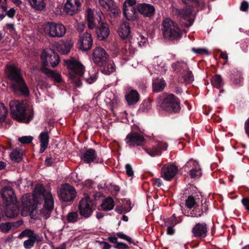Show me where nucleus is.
<instances>
[{
    "instance_id": "nucleus-1",
    "label": "nucleus",
    "mask_w": 249,
    "mask_h": 249,
    "mask_svg": "<svg viewBox=\"0 0 249 249\" xmlns=\"http://www.w3.org/2000/svg\"><path fill=\"white\" fill-rule=\"evenodd\" d=\"M5 73L10 81L9 87L12 92L18 97H28L30 90L21 69L14 64L8 65L6 66Z\"/></svg>"
},
{
    "instance_id": "nucleus-2",
    "label": "nucleus",
    "mask_w": 249,
    "mask_h": 249,
    "mask_svg": "<svg viewBox=\"0 0 249 249\" xmlns=\"http://www.w3.org/2000/svg\"><path fill=\"white\" fill-rule=\"evenodd\" d=\"M185 7L183 9L174 8L173 13L178 17L186 21L185 26L189 27L192 26L194 21L192 18L193 13L195 8L202 9L205 7L203 0H181Z\"/></svg>"
},
{
    "instance_id": "nucleus-3",
    "label": "nucleus",
    "mask_w": 249,
    "mask_h": 249,
    "mask_svg": "<svg viewBox=\"0 0 249 249\" xmlns=\"http://www.w3.org/2000/svg\"><path fill=\"white\" fill-rule=\"evenodd\" d=\"M1 196L3 203L6 207L5 210L6 216L10 218L17 217L18 215L19 209L14 190L9 186L4 187L1 191Z\"/></svg>"
},
{
    "instance_id": "nucleus-4",
    "label": "nucleus",
    "mask_w": 249,
    "mask_h": 249,
    "mask_svg": "<svg viewBox=\"0 0 249 249\" xmlns=\"http://www.w3.org/2000/svg\"><path fill=\"white\" fill-rule=\"evenodd\" d=\"M157 105L169 114L179 113L181 110L180 99L172 93L159 95L156 100Z\"/></svg>"
},
{
    "instance_id": "nucleus-5",
    "label": "nucleus",
    "mask_w": 249,
    "mask_h": 249,
    "mask_svg": "<svg viewBox=\"0 0 249 249\" xmlns=\"http://www.w3.org/2000/svg\"><path fill=\"white\" fill-rule=\"evenodd\" d=\"M9 106L13 118L18 122L28 123L33 119V111L26 112V107L23 101H11Z\"/></svg>"
},
{
    "instance_id": "nucleus-6",
    "label": "nucleus",
    "mask_w": 249,
    "mask_h": 249,
    "mask_svg": "<svg viewBox=\"0 0 249 249\" xmlns=\"http://www.w3.org/2000/svg\"><path fill=\"white\" fill-rule=\"evenodd\" d=\"M64 63L68 69L71 70L70 78L71 81L76 87H80L82 85L81 78L85 71L84 66L73 57L64 59Z\"/></svg>"
},
{
    "instance_id": "nucleus-7",
    "label": "nucleus",
    "mask_w": 249,
    "mask_h": 249,
    "mask_svg": "<svg viewBox=\"0 0 249 249\" xmlns=\"http://www.w3.org/2000/svg\"><path fill=\"white\" fill-rule=\"evenodd\" d=\"M161 26L165 39L175 43L181 39L182 33L177 23L169 18H166L163 20Z\"/></svg>"
},
{
    "instance_id": "nucleus-8",
    "label": "nucleus",
    "mask_w": 249,
    "mask_h": 249,
    "mask_svg": "<svg viewBox=\"0 0 249 249\" xmlns=\"http://www.w3.org/2000/svg\"><path fill=\"white\" fill-rule=\"evenodd\" d=\"M43 31L49 37L60 38L65 35L66 28L62 23L49 21L43 25Z\"/></svg>"
},
{
    "instance_id": "nucleus-9",
    "label": "nucleus",
    "mask_w": 249,
    "mask_h": 249,
    "mask_svg": "<svg viewBox=\"0 0 249 249\" xmlns=\"http://www.w3.org/2000/svg\"><path fill=\"white\" fill-rule=\"evenodd\" d=\"M40 67L53 68L56 67L59 63L60 58L57 53L53 50L50 49L47 52H44L41 55Z\"/></svg>"
},
{
    "instance_id": "nucleus-10",
    "label": "nucleus",
    "mask_w": 249,
    "mask_h": 249,
    "mask_svg": "<svg viewBox=\"0 0 249 249\" xmlns=\"http://www.w3.org/2000/svg\"><path fill=\"white\" fill-rule=\"evenodd\" d=\"M77 195L75 188L69 184L62 185L58 191V196L60 200L68 202L73 201Z\"/></svg>"
},
{
    "instance_id": "nucleus-11",
    "label": "nucleus",
    "mask_w": 249,
    "mask_h": 249,
    "mask_svg": "<svg viewBox=\"0 0 249 249\" xmlns=\"http://www.w3.org/2000/svg\"><path fill=\"white\" fill-rule=\"evenodd\" d=\"M78 211L81 218H88L93 212V201L89 196L82 198L78 204Z\"/></svg>"
},
{
    "instance_id": "nucleus-12",
    "label": "nucleus",
    "mask_w": 249,
    "mask_h": 249,
    "mask_svg": "<svg viewBox=\"0 0 249 249\" xmlns=\"http://www.w3.org/2000/svg\"><path fill=\"white\" fill-rule=\"evenodd\" d=\"M98 18L97 20L98 22V25H95V33L97 35V38L99 40H104L106 39L109 35L110 30L108 25L105 22L102 21V17L103 14L102 12H98Z\"/></svg>"
},
{
    "instance_id": "nucleus-13",
    "label": "nucleus",
    "mask_w": 249,
    "mask_h": 249,
    "mask_svg": "<svg viewBox=\"0 0 249 249\" xmlns=\"http://www.w3.org/2000/svg\"><path fill=\"white\" fill-rule=\"evenodd\" d=\"M124 140L126 143L130 147L137 146H143L147 142L142 133L133 131L127 135Z\"/></svg>"
},
{
    "instance_id": "nucleus-14",
    "label": "nucleus",
    "mask_w": 249,
    "mask_h": 249,
    "mask_svg": "<svg viewBox=\"0 0 249 249\" xmlns=\"http://www.w3.org/2000/svg\"><path fill=\"white\" fill-rule=\"evenodd\" d=\"M209 231L208 226L205 222L196 223L192 228V236L202 240L208 236Z\"/></svg>"
},
{
    "instance_id": "nucleus-15",
    "label": "nucleus",
    "mask_w": 249,
    "mask_h": 249,
    "mask_svg": "<svg viewBox=\"0 0 249 249\" xmlns=\"http://www.w3.org/2000/svg\"><path fill=\"white\" fill-rule=\"evenodd\" d=\"M80 157L81 160L85 163H103L104 162V160L98 157L97 152L92 148L86 149L81 153Z\"/></svg>"
},
{
    "instance_id": "nucleus-16",
    "label": "nucleus",
    "mask_w": 249,
    "mask_h": 249,
    "mask_svg": "<svg viewBox=\"0 0 249 249\" xmlns=\"http://www.w3.org/2000/svg\"><path fill=\"white\" fill-rule=\"evenodd\" d=\"M137 11L144 18H152L156 14L154 5L147 3H139L136 5Z\"/></svg>"
},
{
    "instance_id": "nucleus-17",
    "label": "nucleus",
    "mask_w": 249,
    "mask_h": 249,
    "mask_svg": "<svg viewBox=\"0 0 249 249\" xmlns=\"http://www.w3.org/2000/svg\"><path fill=\"white\" fill-rule=\"evenodd\" d=\"M92 56L93 61L97 65H103L106 63V60L109 58L106 51L100 47H96L94 49Z\"/></svg>"
},
{
    "instance_id": "nucleus-18",
    "label": "nucleus",
    "mask_w": 249,
    "mask_h": 249,
    "mask_svg": "<svg viewBox=\"0 0 249 249\" xmlns=\"http://www.w3.org/2000/svg\"><path fill=\"white\" fill-rule=\"evenodd\" d=\"M21 202L23 208L28 212L33 213L37 208L38 202L34 196L26 194L22 197Z\"/></svg>"
},
{
    "instance_id": "nucleus-19",
    "label": "nucleus",
    "mask_w": 249,
    "mask_h": 249,
    "mask_svg": "<svg viewBox=\"0 0 249 249\" xmlns=\"http://www.w3.org/2000/svg\"><path fill=\"white\" fill-rule=\"evenodd\" d=\"M178 167L173 164H165L161 169V174L164 178L171 180L177 174Z\"/></svg>"
},
{
    "instance_id": "nucleus-20",
    "label": "nucleus",
    "mask_w": 249,
    "mask_h": 249,
    "mask_svg": "<svg viewBox=\"0 0 249 249\" xmlns=\"http://www.w3.org/2000/svg\"><path fill=\"white\" fill-rule=\"evenodd\" d=\"M82 0H67L64 7V12L69 15L75 14L81 7Z\"/></svg>"
},
{
    "instance_id": "nucleus-21",
    "label": "nucleus",
    "mask_w": 249,
    "mask_h": 249,
    "mask_svg": "<svg viewBox=\"0 0 249 249\" xmlns=\"http://www.w3.org/2000/svg\"><path fill=\"white\" fill-rule=\"evenodd\" d=\"M40 71L45 74L48 78L55 83L61 84L63 82V79L61 74L54 70L50 69L49 68L40 67Z\"/></svg>"
},
{
    "instance_id": "nucleus-22",
    "label": "nucleus",
    "mask_w": 249,
    "mask_h": 249,
    "mask_svg": "<svg viewBox=\"0 0 249 249\" xmlns=\"http://www.w3.org/2000/svg\"><path fill=\"white\" fill-rule=\"evenodd\" d=\"M138 13L136 9V5L134 7L125 5L123 8V15L129 21H137L139 19Z\"/></svg>"
},
{
    "instance_id": "nucleus-23",
    "label": "nucleus",
    "mask_w": 249,
    "mask_h": 249,
    "mask_svg": "<svg viewBox=\"0 0 249 249\" xmlns=\"http://www.w3.org/2000/svg\"><path fill=\"white\" fill-rule=\"evenodd\" d=\"M80 49L83 51H87L91 49L93 40L91 35L88 32L84 33L79 40Z\"/></svg>"
},
{
    "instance_id": "nucleus-24",
    "label": "nucleus",
    "mask_w": 249,
    "mask_h": 249,
    "mask_svg": "<svg viewBox=\"0 0 249 249\" xmlns=\"http://www.w3.org/2000/svg\"><path fill=\"white\" fill-rule=\"evenodd\" d=\"M73 46V42L71 38L62 40L57 46V51L61 54H68Z\"/></svg>"
},
{
    "instance_id": "nucleus-25",
    "label": "nucleus",
    "mask_w": 249,
    "mask_h": 249,
    "mask_svg": "<svg viewBox=\"0 0 249 249\" xmlns=\"http://www.w3.org/2000/svg\"><path fill=\"white\" fill-rule=\"evenodd\" d=\"M44 197V208L46 210L47 213L45 214L46 217H50L51 212L53 209L54 201L53 196L51 193H48Z\"/></svg>"
},
{
    "instance_id": "nucleus-26",
    "label": "nucleus",
    "mask_w": 249,
    "mask_h": 249,
    "mask_svg": "<svg viewBox=\"0 0 249 249\" xmlns=\"http://www.w3.org/2000/svg\"><path fill=\"white\" fill-rule=\"evenodd\" d=\"M98 66L100 67L102 72L104 74L109 75L115 71V65L113 61L109 58L106 60V63L103 65Z\"/></svg>"
},
{
    "instance_id": "nucleus-27",
    "label": "nucleus",
    "mask_w": 249,
    "mask_h": 249,
    "mask_svg": "<svg viewBox=\"0 0 249 249\" xmlns=\"http://www.w3.org/2000/svg\"><path fill=\"white\" fill-rule=\"evenodd\" d=\"M125 97L129 106L135 105L140 100V95L135 89H131L125 95Z\"/></svg>"
},
{
    "instance_id": "nucleus-28",
    "label": "nucleus",
    "mask_w": 249,
    "mask_h": 249,
    "mask_svg": "<svg viewBox=\"0 0 249 249\" xmlns=\"http://www.w3.org/2000/svg\"><path fill=\"white\" fill-rule=\"evenodd\" d=\"M166 83L163 78H157L152 80V90L153 92L158 93L163 90Z\"/></svg>"
},
{
    "instance_id": "nucleus-29",
    "label": "nucleus",
    "mask_w": 249,
    "mask_h": 249,
    "mask_svg": "<svg viewBox=\"0 0 249 249\" xmlns=\"http://www.w3.org/2000/svg\"><path fill=\"white\" fill-rule=\"evenodd\" d=\"M130 33V24L127 21H124L119 29V35L123 39H126Z\"/></svg>"
},
{
    "instance_id": "nucleus-30",
    "label": "nucleus",
    "mask_w": 249,
    "mask_h": 249,
    "mask_svg": "<svg viewBox=\"0 0 249 249\" xmlns=\"http://www.w3.org/2000/svg\"><path fill=\"white\" fill-rule=\"evenodd\" d=\"M172 68L174 71L183 74L188 69L187 64L182 61H178L172 64Z\"/></svg>"
},
{
    "instance_id": "nucleus-31",
    "label": "nucleus",
    "mask_w": 249,
    "mask_h": 249,
    "mask_svg": "<svg viewBox=\"0 0 249 249\" xmlns=\"http://www.w3.org/2000/svg\"><path fill=\"white\" fill-rule=\"evenodd\" d=\"M86 18L88 23V27L89 29H93L95 27V19L94 13L92 10L89 8L86 13Z\"/></svg>"
},
{
    "instance_id": "nucleus-32",
    "label": "nucleus",
    "mask_w": 249,
    "mask_h": 249,
    "mask_svg": "<svg viewBox=\"0 0 249 249\" xmlns=\"http://www.w3.org/2000/svg\"><path fill=\"white\" fill-rule=\"evenodd\" d=\"M115 204L113 198L111 197L106 198L101 204L102 210L108 211L113 209Z\"/></svg>"
},
{
    "instance_id": "nucleus-33",
    "label": "nucleus",
    "mask_w": 249,
    "mask_h": 249,
    "mask_svg": "<svg viewBox=\"0 0 249 249\" xmlns=\"http://www.w3.org/2000/svg\"><path fill=\"white\" fill-rule=\"evenodd\" d=\"M7 114V109L2 103H0V123L5 122L6 124H11V121L6 119Z\"/></svg>"
},
{
    "instance_id": "nucleus-34",
    "label": "nucleus",
    "mask_w": 249,
    "mask_h": 249,
    "mask_svg": "<svg viewBox=\"0 0 249 249\" xmlns=\"http://www.w3.org/2000/svg\"><path fill=\"white\" fill-rule=\"evenodd\" d=\"M152 102L153 100L150 97L143 100L140 106L139 111L142 112H148L152 108Z\"/></svg>"
},
{
    "instance_id": "nucleus-35",
    "label": "nucleus",
    "mask_w": 249,
    "mask_h": 249,
    "mask_svg": "<svg viewBox=\"0 0 249 249\" xmlns=\"http://www.w3.org/2000/svg\"><path fill=\"white\" fill-rule=\"evenodd\" d=\"M211 83L214 87L218 89H220L224 84L222 78L219 74L214 75L212 78Z\"/></svg>"
},
{
    "instance_id": "nucleus-36",
    "label": "nucleus",
    "mask_w": 249,
    "mask_h": 249,
    "mask_svg": "<svg viewBox=\"0 0 249 249\" xmlns=\"http://www.w3.org/2000/svg\"><path fill=\"white\" fill-rule=\"evenodd\" d=\"M36 237H38L37 234L35 233L34 231L31 229H26L19 234L18 238L22 239L24 237H28L29 238H34L36 239Z\"/></svg>"
},
{
    "instance_id": "nucleus-37",
    "label": "nucleus",
    "mask_w": 249,
    "mask_h": 249,
    "mask_svg": "<svg viewBox=\"0 0 249 249\" xmlns=\"http://www.w3.org/2000/svg\"><path fill=\"white\" fill-rule=\"evenodd\" d=\"M18 223L5 222L0 224V230L4 233L8 232L12 227H17L19 226Z\"/></svg>"
},
{
    "instance_id": "nucleus-38",
    "label": "nucleus",
    "mask_w": 249,
    "mask_h": 249,
    "mask_svg": "<svg viewBox=\"0 0 249 249\" xmlns=\"http://www.w3.org/2000/svg\"><path fill=\"white\" fill-rule=\"evenodd\" d=\"M106 9L110 12V16L111 18H116L121 13L120 9L117 6L115 2L111 4L109 7H107Z\"/></svg>"
},
{
    "instance_id": "nucleus-39",
    "label": "nucleus",
    "mask_w": 249,
    "mask_h": 249,
    "mask_svg": "<svg viewBox=\"0 0 249 249\" xmlns=\"http://www.w3.org/2000/svg\"><path fill=\"white\" fill-rule=\"evenodd\" d=\"M10 158L13 161L19 162L22 160V152L19 150L14 149L10 154Z\"/></svg>"
},
{
    "instance_id": "nucleus-40",
    "label": "nucleus",
    "mask_w": 249,
    "mask_h": 249,
    "mask_svg": "<svg viewBox=\"0 0 249 249\" xmlns=\"http://www.w3.org/2000/svg\"><path fill=\"white\" fill-rule=\"evenodd\" d=\"M40 144L48 146L50 136L47 131L42 132L39 136Z\"/></svg>"
},
{
    "instance_id": "nucleus-41",
    "label": "nucleus",
    "mask_w": 249,
    "mask_h": 249,
    "mask_svg": "<svg viewBox=\"0 0 249 249\" xmlns=\"http://www.w3.org/2000/svg\"><path fill=\"white\" fill-rule=\"evenodd\" d=\"M80 219L77 211L69 213L67 215V220L70 223H76Z\"/></svg>"
},
{
    "instance_id": "nucleus-42",
    "label": "nucleus",
    "mask_w": 249,
    "mask_h": 249,
    "mask_svg": "<svg viewBox=\"0 0 249 249\" xmlns=\"http://www.w3.org/2000/svg\"><path fill=\"white\" fill-rule=\"evenodd\" d=\"M196 206H197V203L195 197L193 196H188L185 201V206L187 208L191 209Z\"/></svg>"
},
{
    "instance_id": "nucleus-43",
    "label": "nucleus",
    "mask_w": 249,
    "mask_h": 249,
    "mask_svg": "<svg viewBox=\"0 0 249 249\" xmlns=\"http://www.w3.org/2000/svg\"><path fill=\"white\" fill-rule=\"evenodd\" d=\"M185 72H186L182 75V77L185 82L191 83L194 80L192 71L189 70L188 69Z\"/></svg>"
},
{
    "instance_id": "nucleus-44",
    "label": "nucleus",
    "mask_w": 249,
    "mask_h": 249,
    "mask_svg": "<svg viewBox=\"0 0 249 249\" xmlns=\"http://www.w3.org/2000/svg\"><path fill=\"white\" fill-rule=\"evenodd\" d=\"M38 237H36V239L34 238H29L25 240L23 243V246L26 249H30L34 247L35 243L37 240Z\"/></svg>"
},
{
    "instance_id": "nucleus-45",
    "label": "nucleus",
    "mask_w": 249,
    "mask_h": 249,
    "mask_svg": "<svg viewBox=\"0 0 249 249\" xmlns=\"http://www.w3.org/2000/svg\"><path fill=\"white\" fill-rule=\"evenodd\" d=\"M145 150L147 153L152 157L161 155V150L157 147H154L151 149H145Z\"/></svg>"
},
{
    "instance_id": "nucleus-46",
    "label": "nucleus",
    "mask_w": 249,
    "mask_h": 249,
    "mask_svg": "<svg viewBox=\"0 0 249 249\" xmlns=\"http://www.w3.org/2000/svg\"><path fill=\"white\" fill-rule=\"evenodd\" d=\"M198 205L194 207V209L191 211V214L192 216L195 217H201L203 213V209H200L198 207Z\"/></svg>"
},
{
    "instance_id": "nucleus-47",
    "label": "nucleus",
    "mask_w": 249,
    "mask_h": 249,
    "mask_svg": "<svg viewBox=\"0 0 249 249\" xmlns=\"http://www.w3.org/2000/svg\"><path fill=\"white\" fill-rule=\"evenodd\" d=\"M177 218L175 214H174L171 217L165 219V224L166 226H175L177 224Z\"/></svg>"
},
{
    "instance_id": "nucleus-48",
    "label": "nucleus",
    "mask_w": 249,
    "mask_h": 249,
    "mask_svg": "<svg viewBox=\"0 0 249 249\" xmlns=\"http://www.w3.org/2000/svg\"><path fill=\"white\" fill-rule=\"evenodd\" d=\"M232 79L235 85H241L243 82V77L241 72H237L236 74L232 76Z\"/></svg>"
},
{
    "instance_id": "nucleus-49",
    "label": "nucleus",
    "mask_w": 249,
    "mask_h": 249,
    "mask_svg": "<svg viewBox=\"0 0 249 249\" xmlns=\"http://www.w3.org/2000/svg\"><path fill=\"white\" fill-rule=\"evenodd\" d=\"M33 139L31 136H25L19 137L18 141L22 144H29L32 142Z\"/></svg>"
},
{
    "instance_id": "nucleus-50",
    "label": "nucleus",
    "mask_w": 249,
    "mask_h": 249,
    "mask_svg": "<svg viewBox=\"0 0 249 249\" xmlns=\"http://www.w3.org/2000/svg\"><path fill=\"white\" fill-rule=\"evenodd\" d=\"M116 235L120 238L126 240L129 243L135 245L131 237L124 234L123 232H119L116 233Z\"/></svg>"
},
{
    "instance_id": "nucleus-51",
    "label": "nucleus",
    "mask_w": 249,
    "mask_h": 249,
    "mask_svg": "<svg viewBox=\"0 0 249 249\" xmlns=\"http://www.w3.org/2000/svg\"><path fill=\"white\" fill-rule=\"evenodd\" d=\"M101 6L105 9L109 7L110 5L114 3V0H98Z\"/></svg>"
},
{
    "instance_id": "nucleus-52",
    "label": "nucleus",
    "mask_w": 249,
    "mask_h": 249,
    "mask_svg": "<svg viewBox=\"0 0 249 249\" xmlns=\"http://www.w3.org/2000/svg\"><path fill=\"white\" fill-rule=\"evenodd\" d=\"M192 51L195 53H197V54H208V53H209L208 50L204 48H193L192 49Z\"/></svg>"
},
{
    "instance_id": "nucleus-53",
    "label": "nucleus",
    "mask_w": 249,
    "mask_h": 249,
    "mask_svg": "<svg viewBox=\"0 0 249 249\" xmlns=\"http://www.w3.org/2000/svg\"><path fill=\"white\" fill-rule=\"evenodd\" d=\"M93 183V181L90 179H88L85 180L83 182V188L85 189V190H89L92 188V185Z\"/></svg>"
},
{
    "instance_id": "nucleus-54",
    "label": "nucleus",
    "mask_w": 249,
    "mask_h": 249,
    "mask_svg": "<svg viewBox=\"0 0 249 249\" xmlns=\"http://www.w3.org/2000/svg\"><path fill=\"white\" fill-rule=\"evenodd\" d=\"M35 189L40 195H42L43 197H44L46 195V194L48 193L47 192L42 185H37Z\"/></svg>"
},
{
    "instance_id": "nucleus-55",
    "label": "nucleus",
    "mask_w": 249,
    "mask_h": 249,
    "mask_svg": "<svg viewBox=\"0 0 249 249\" xmlns=\"http://www.w3.org/2000/svg\"><path fill=\"white\" fill-rule=\"evenodd\" d=\"M126 175L130 177L134 175V171L132 169V166L130 164H126L125 166Z\"/></svg>"
},
{
    "instance_id": "nucleus-56",
    "label": "nucleus",
    "mask_w": 249,
    "mask_h": 249,
    "mask_svg": "<svg viewBox=\"0 0 249 249\" xmlns=\"http://www.w3.org/2000/svg\"><path fill=\"white\" fill-rule=\"evenodd\" d=\"M113 248L117 249H128L129 247L125 243L123 242H118L113 245Z\"/></svg>"
},
{
    "instance_id": "nucleus-57",
    "label": "nucleus",
    "mask_w": 249,
    "mask_h": 249,
    "mask_svg": "<svg viewBox=\"0 0 249 249\" xmlns=\"http://www.w3.org/2000/svg\"><path fill=\"white\" fill-rule=\"evenodd\" d=\"M136 0H125L123 4V8L124 6L134 7L137 5Z\"/></svg>"
},
{
    "instance_id": "nucleus-58",
    "label": "nucleus",
    "mask_w": 249,
    "mask_h": 249,
    "mask_svg": "<svg viewBox=\"0 0 249 249\" xmlns=\"http://www.w3.org/2000/svg\"><path fill=\"white\" fill-rule=\"evenodd\" d=\"M168 145L165 142H159L157 144V148L161 150V153L163 150H166L167 149Z\"/></svg>"
},
{
    "instance_id": "nucleus-59",
    "label": "nucleus",
    "mask_w": 249,
    "mask_h": 249,
    "mask_svg": "<svg viewBox=\"0 0 249 249\" xmlns=\"http://www.w3.org/2000/svg\"><path fill=\"white\" fill-rule=\"evenodd\" d=\"M198 173H200L199 171L196 168H193L190 171L189 175L191 178H195L198 176Z\"/></svg>"
},
{
    "instance_id": "nucleus-60",
    "label": "nucleus",
    "mask_w": 249,
    "mask_h": 249,
    "mask_svg": "<svg viewBox=\"0 0 249 249\" xmlns=\"http://www.w3.org/2000/svg\"><path fill=\"white\" fill-rule=\"evenodd\" d=\"M249 8V5L247 1H243L241 2L240 6V10L243 12H246L248 11Z\"/></svg>"
},
{
    "instance_id": "nucleus-61",
    "label": "nucleus",
    "mask_w": 249,
    "mask_h": 249,
    "mask_svg": "<svg viewBox=\"0 0 249 249\" xmlns=\"http://www.w3.org/2000/svg\"><path fill=\"white\" fill-rule=\"evenodd\" d=\"M241 202L245 209L249 211V198L248 197H244L242 198Z\"/></svg>"
},
{
    "instance_id": "nucleus-62",
    "label": "nucleus",
    "mask_w": 249,
    "mask_h": 249,
    "mask_svg": "<svg viewBox=\"0 0 249 249\" xmlns=\"http://www.w3.org/2000/svg\"><path fill=\"white\" fill-rule=\"evenodd\" d=\"M5 15H6L9 18H12L16 15V10L14 8H12L6 12Z\"/></svg>"
},
{
    "instance_id": "nucleus-63",
    "label": "nucleus",
    "mask_w": 249,
    "mask_h": 249,
    "mask_svg": "<svg viewBox=\"0 0 249 249\" xmlns=\"http://www.w3.org/2000/svg\"><path fill=\"white\" fill-rule=\"evenodd\" d=\"M140 37H141V40L139 41L138 43L139 46L142 47L146 43L147 39L142 35H140Z\"/></svg>"
},
{
    "instance_id": "nucleus-64",
    "label": "nucleus",
    "mask_w": 249,
    "mask_h": 249,
    "mask_svg": "<svg viewBox=\"0 0 249 249\" xmlns=\"http://www.w3.org/2000/svg\"><path fill=\"white\" fill-rule=\"evenodd\" d=\"M245 131L249 138V118L246 121L245 123Z\"/></svg>"
}]
</instances>
